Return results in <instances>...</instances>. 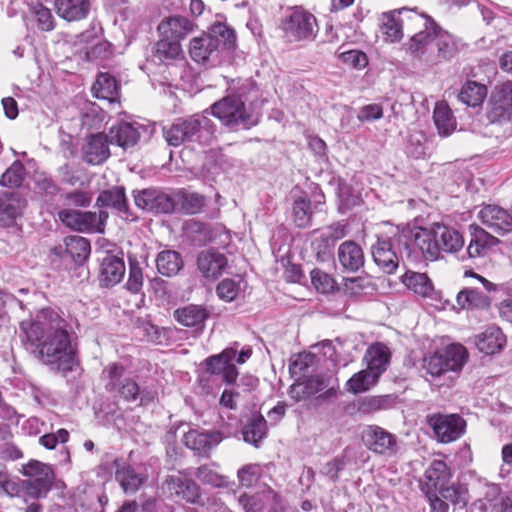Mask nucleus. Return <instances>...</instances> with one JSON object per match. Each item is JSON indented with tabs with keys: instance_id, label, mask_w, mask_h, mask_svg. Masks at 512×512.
<instances>
[{
	"instance_id": "1",
	"label": "nucleus",
	"mask_w": 512,
	"mask_h": 512,
	"mask_svg": "<svg viewBox=\"0 0 512 512\" xmlns=\"http://www.w3.org/2000/svg\"><path fill=\"white\" fill-rule=\"evenodd\" d=\"M20 329L26 335L27 341L35 347L38 357L44 364L64 374L78 368L70 345L67 322L62 312L44 308L34 319L22 321Z\"/></svg>"
},
{
	"instance_id": "2",
	"label": "nucleus",
	"mask_w": 512,
	"mask_h": 512,
	"mask_svg": "<svg viewBox=\"0 0 512 512\" xmlns=\"http://www.w3.org/2000/svg\"><path fill=\"white\" fill-rule=\"evenodd\" d=\"M346 341L324 340L310 347V351L300 352L290 358L289 372L295 384H331L339 382V368L351 361L343 356Z\"/></svg>"
},
{
	"instance_id": "3",
	"label": "nucleus",
	"mask_w": 512,
	"mask_h": 512,
	"mask_svg": "<svg viewBox=\"0 0 512 512\" xmlns=\"http://www.w3.org/2000/svg\"><path fill=\"white\" fill-rule=\"evenodd\" d=\"M236 48V33L225 21H215L207 33L190 41L189 54L197 63L216 65L225 51Z\"/></svg>"
},
{
	"instance_id": "4",
	"label": "nucleus",
	"mask_w": 512,
	"mask_h": 512,
	"mask_svg": "<svg viewBox=\"0 0 512 512\" xmlns=\"http://www.w3.org/2000/svg\"><path fill=\"white\" fill-rule=\"evenodd\" d=\"M246 101L243 92L227 95L211 105V114L231 129H249L258 124L259 114L247 107Z\"/></svg>"
},
{
	"instance_id": "5",
	"label": "nucleus",
	"mask_w": 512,
	"mask_h": 512,
	"mask_svg": "<svg viewBox=\"0 0 512 512\" xmlns=\"http://www.w3.org/2000/svg\"><path fill=\"white\" fill-rule=\"evenodd\" d=\"M437 24L434 20L424 14L411 12L407 17V30L414 31L420 29L411 38L403 44L404 50L425 62L434 61V30Z\"/></svg>"
},
{
	"instance_id": "6",
	"label": "nucleus",
	"mask_w": 512,
	"mask_h": 512,
	"mask_svg": "<svg viewBox=\"0 0 512 512\" xmlns=\"http://www.w3.org/2000/svg\"><path fill=\"white\" fill-rule=\"evenodd\" d=\"M252 355L250 347L238 351L236 346L225 348L221 353L209 356L203 362L205 372L214 377V381L235 384L239 371L236 364H244Z\"/></svg>"
},
{
	"instance_id": "7",
	"label": "nucleus",
	"mask_w": 512,
	"mask_h": 512,
	"mask_svg": "<svg viewBox=\"0 0 512 512\" xmlns=\"http://www.w3.org/2000/svg\"><path fill=\"white\" fill-rule=\"evenodd\" d=\"M20 472L26 477L24 479V495L33 500L46 498L56 480L54 467L35 459L23 464Z\"/></svg>"
},
{
	"instance_id": "8",
	"label": "nucleus",
	"mask_w": 512,
	"mask_h": 512,
	"mask_svg": "<svg viewBox=\"0 0 512 512\" xmlns=\"http://www.w3.org/2000/svg\"><path fill=\"white\" fill-rule=\"evenodd\" d=\"M280 29L288 42L312 41L318 33L315 16L302 7L288 9L281 19Z\"/></svg>"
},
{
	"instance_id": "9",
	"label": "nucleus",
	"mask_w": 512,
	"mask_h": 512,
	"mask_svg": "<svg viewBox=\"0 0 512 512\" xmlns=\"http://www.w3.org/2000/svg\"><path fill=\"white\" fill-rule=\"evenodd\" d=\"M391 353L383 343H375L368 347L364 355L366 369L355 373L346 384H374L378 381L390 362Z\"/></svg>"
},
{
	"instance_id": "10",
	"label": "nucleus",
	"mask_w": 512,
	"mask_h": 512,
	"mask_svg": "<svg viewBox=\"0 0 512 512\" xmlns=\"http://www.w3.org/2000/svg\"><path fill=\"white\" fill-rule=\"evenodd\" d=\"M468 358L466 348L461 344H452L442 351L424 358L423 367L433 377L441 376L449 371L461 370Z\"/></svg>"
},
{
	"instance_id": "11",
	"label": "nucleus",
	"mask_w": 512,
	"mask_h": 512,
	"mask_svg": "<svg viewBox=\"0 0 512 512\" xmlns=\"http://www.w3.org/2000/svg\"><path fill=\"white\" fill-rule=\"evenodd\" d=\"M163 488L173 499L183 500L192 505H204L200 486L181 472L166 476Z\"/></svg>"
},
{
	"instance_id": "12",
	"label": "nucleus",
	"mask_w": 512,
	"mask_h": 512,
	"mask_svg": "<svg viewBox=\"0 0 512 512\" xmlns=\"http://www.w3.org/2000/svg\"><path fill=\"white\" fill-rule=\"evenodd\" d=\"M427 423L441 443L456 441L463 435L466 428V421L459 414L435 413L427 416Z\"/></svg>"
},
{
	"instance_id": "13",
	"label": "nucleus",
	"mask_w": 512,
	"mask_h": 512,
	"mask_svg": "<svg viewBox=\"0 0 512 512\" xmlns=\"http://www.w3.org/2000/svg\"><path fill=\"white\" fill-rule=\"evenodd\" d=\"M59 218L64 225L73 230L102 232L108 213L105 211L96 213L65 209L59 212Z\"/></svg>"
},
{
	"instance_id": "14",
	"label": "nucleus",
	"mask_w": 512,
	"mask_h": 512,
	"mask_svg": "<svg viewBox=\"0 0 512 512\" xmlns=\"http://www.w3.org/2000/svg\"><path fill=\"white\" fill-rule=\"evenodd\" d=\"M361 438L364 445L375 454H393L397 450L396 436L378 425H368Z\"/></svg>"
},
{
	"instance_id": "15",
	"label": "nucleus",
	"mask_w": 512,
	"mask_h": 512,
	"mask_svg": "<svg viewBox=\"0 0 512 512\" xmlns=\"http://www.w3.org/2000/svg\"><path fill=\"white\" fill-rule=\"evenodd\" d=\"M113 468L115 470V480L125 494H135L148 481L146 472L137 471L123 458H115Z\"/></svg>"
},
{
	"instance_id": "16",
	"label": "nucleus",
	"mask_w": 512,
	"mask_h": 512,
	"mask_svg": "<svg viewBox=\"0 0 512 512\" xmlns=\"http://www.w3.org/2000/svg\"><path fill=\"white\" fill-rule=\"evenodd\" d=\"M137 207L154 213H173L175 212V200L160 190L149 188L138 191L134 195Z\"/></svg>"
},
{
	"instance_id": "17",
	"label": "nucleus",
	"mask_w": 512,
	"mask_h": 512,
	"mask_svg": "<svg viewBox=\"0 0 512 512\" xmlns=\"http://www.w3.org/2000/svg\"><path fill=\"white\" fill-rule=\"evenodd\" d=\"M207 113L206 110L186 119L190 143L208 145L213 140L216 126Z\"/></svg>"
},
{
	"instance_id": "18",
	"label": "nucleus",
	"mask_w": 512,
	"mask_h": 512,
	"mask_svg": "<svg viewBox=\"0 0 512 512\" xmlns=\"http://www.w3.org/2000/svg\"><path fill=\"white\" fill-rule=\"evenodd\" d=\"M481 223L496 233L512 231V215L497 205H485L477 213Z\"/></svg>"
},
{
	"instance_id": "19",
	"label": "nucleus",
	"mask_w": 512,
	"mask_h": 512,
	"mask_svg": "<svg viewBox=\"0 0 512 512\" xmlns=\"http://www.w3.org/2000/svg\"><path fill=\"white\" fill-rule=\"evenodd\" d=\"M414 10L402 8L391 12H386L381 15L380 30L384 35L387 42H398L403 37V23H407V17Z\"/></svg>"
},
{
	"instance_id": "20",
	"label": "nucleus",
	"mask_w": 512,
	"mask_h": 512,
	"mask_svg": "<svg viewBox=\"0 0 512 512\" xmlns=\"http://www.w3.org/2000/svg\"><path fill=\"white\" fill-rule=\"evenodd\" d=\"M110 140L103 133L87 136L82 147L83 160L91 165H99L105 162L110 156Z\"/></svg>"
},
{
	"instance_id": "21",
	"label": "nucleus",
	"mask_w": 512,
	"mask_h": 512,
	"mask_svg": "<svg viewBox=\"0 0 512 512\" xmlns=\"http://www.w3.org/2000/svg\"><path fill=\"white\" fill-rule=\"evenodd\" d=\"M125 263L123 258L105 252L101 258L99 269V282L101 286H114L124 277Z\"/></svg>"
},
{
	"instance_id": "22",
	"label": "nucleus",
	"mask_w": 512,
	"mask_h": 512,
	"mask_svg": "<svg viewBox=\"0 0 512 512\" xmlns=\"http://www.w3.org/2000/svg\"><path fill=\"white\" fill-rule=\"evenodd\" d=\"M460 40L437 25L434 30V61L437 63L455 57L460 51Z\"/></svg>"
},
{
	"instance_id": "23",
	"label": "nucleus",
	"mask_w": 512,
	"mask_h": 512,
	"mask_svg": "<svg viewBox=\"0 0 512 512\" xmlns=\"http://www.w3.org/2000/svg\"><path fill=\"white\" fill-rule=\"evenodd\" d=\"M97 204L101 207H110L124 220L133 221L135 217L129 210L125 189L120 186L102 191L98 198Z\"/></svg>"
},
{
	"instance_id": "24",
	"label": "nucleus",
	"mask_w": 512,
	"mask_h": 512,
	"mask_svg": "<svg viewBox=\"0 0 512 512\" xmlns=\"http://www.w3.org/2000/svg\"><path fill=\"white\" fill-rule=\"evenodd\" d=\"M474 344L481 353L493 355L499 353L505 347L506 336L498 326L490 325L484 331L475 335Z\"/></svg>"
},
{
	"instance_id": "25",
	"label": "nucleus",
	"mask_w": 512,
	"mask_h": 512,
	"mask_svg": "<svg viewBox=\"0 0 512 512\" xmlns=\"http://www.w3.org/2000/svg\"><path fill=\"white\" fill-rule=\"evenodd\" d=\"M221 440L222 437L219 432H199L197 430H189L183 437V442L187 448L203 456H208Z\"/></svg>"
},
{
	"instance_id": "26",
	"label": "nucleus",
	"mask_w": 512,
	"mask_h": 512,
	"mask_svg": "<svg viewBox=\"0 0 512 512\" xmlns=\"http://www.w3.org/2000/svg\"><path fill=\"white\" fill-rule=\"evenodd\" d=\"M228 261L224 254L215 251H203L198 255L197 268L201 275L207 280L219 278Z\"/></svg>"
},
{
	"instance_id": "27",
	"label": "nucleus",
	"mask_w": 512,
	"mask_h": 512,
	"mask_svg": "<svg viewBox=\"0 0 512 512\" xmlns=\"http://www.w3.org/2000/svg\"><path fill=\"white\" fill-rule=\"evenodd\" d=\"M470 242L467 254L470 258L484 257L498 244L499 240L478 225H470Z\"/></svg>"
},
{
	"instance_id": "28",
	"label": "nucleus",
	"mask_w": 512,
	"mask_h": 512,
	"mask_svg": "<svg viewBox=\"0 0 512 512\" xmlns=\"http://www.w3.org/2000/svg\"><path fill=\"white\" fill-rule=\"evenodd\" d=\"M194 24L188 18L183 16H171L164 18L158 25L160 36L168 37L173 40L181 41L187 35L193 32Z\"/></svg>"
},
{
	"instance_id": "29",
	"label": "nucleus",
	"mask_w": 512,
	"mask_h": 512,
	"mask_svg": "<svg viewBox=\"0 0 512 512\" xmlns=\"http://www.w3.org/2000/svg\"><path fill=\"white\" fill-rule=\"evenodd\" d=\"M287 393L295 402L308 401L317 406L327 398L335 397L337 391L334 386L326 391L319 386H289Z\"/></svg>"
},
{
	"instance_id": "30",
	"label": "nucleus",
	"mask_w": 512,
	"mask_h": 512,
	"mask_svg": "<svg viewBox=\"0 0 512 512\" xmlns=\"http://www.w3.org/2000/svg\"><path fill=\"white\" fill-rule=\"evenodd\" d=\"M26 200L18 192H5L0 197V222L10 225L22 214Z\"/></svg>"
},
{
	"instance_id": "31",
	"label": "nucleus",
	"mask_w": 512,
	"mask_h": 512,
	"mask_svg": "<svg viewBox=\"0 0 512 512\" xmlns=\"http://www.w3.org/2000/svg\"><path fill=\"white\" fill-rule=\"evenodd\" d=\"M338 260L342 268L356 272L363 267L365 257L362 248L354 241H345L338 248Z\"/></svg>"
},
{
	"instance_id": "32",
	"label": "nucleus",
	"mask_w": 512,
	"mask_h": 512,
	"mask_svg": "<svg viewBox=\"0 0 512 512\" xmlns=\"http://www.w3.org/2000/svg\"><path fill=\"white\" fill-rule=\"evenodd\" d=\"M424 477L426 491H438L449 483L452 473L445 461L433 460L426 469Z\"/></svg>"
},
{
	"instance_id": "33",
	"label": "nucleus",
	"mask_w": 512,
	"mask_h": 512,
	"mask_svg": "<svg viewBox=\"0 0 512 512\" xmlns=\"http://www.w3.org/2000/svg\"><path fill=\"white\" fill-rule=\"evenodd\" d=\"M140 126L137 123L120 122L110 129V143L127 149L134 146L140 138Z\"/></svg>"
},
{
	"instance_id": "34",
	"label": "nucleus",
	"mask_w": 512,
	"mask_h": 512,
	"mask_svg": "<svg viewBox=\"0 0 512 512\" xmlns=\"http://www.w3.org/2000/svg\"><path fill=\"white\" fill-rule=\"evenodd\" d=\"M456 302L462 310H485L491 305V299L486 293L470 287L458 292Z\"/></svg>"
},
{
	"instance_id": "35",
	"label": "nucleus",
	"mask_w": 512,
	"mask_h": 512,
	"mask_svg": "<svg viewBox=\"0 0 512 512\" xmlns=\"http://www.w3.org/2000/svg\"><path fill=\"white\" fill-rule=\"evenodd\" d=\"M434 227L440 251L456 253L463 248L464 238L458 230L440 223H435Z\"/></svg>"
},
{
	"instance_id": "36",
	"label": "nucleus",
	"mask_w": 512,
	"mask_h": 512,
	"mask_svg": "<svg viewBox=\"0 0 512 512\" xmlns=\"http://www.w3.org/2000/svg\"><path fill=\"white\" fill-rule=\"evenodd\" d=\"M54 7L61 18L71 22L87 17L90 3L88 0H54Z\"/></svg>"
},
{
	"instance_id": "37",
	"label": "nucleus",
	"mask_w": 512,
	"mask_h": 512,
	"mask_svg": "<svg viewBox=\"0 0 512 512\" xmlns=\"http://www.w3.org/2000/svg\"><path fill=\"white\" fill-rule=\"evenodd\" d=\"M372 256L375 263L387 273L394 272L398 267V257L389 240L378 239L372 246Z\"/></svg>"
},
{
	"instance_id": "38",
	"label": "nucleus",
	"mask_w": 512,
	"mask_h": 512,
	"mask_svg": "<svg viewBox=\"0 0 512 512\" xmlns=\"http://www.w3.org/2000/svg\"><path fill=\"white\" fill-rule=\"evenodd\" d=\"M414 245L426 260H436L440 255V246L436 239L434 225L430 230L420 229L414 235Z\"/></svg>"
},
{
	"instance_id": "39",
	"label": "nucleus",
	"mask_w": 512,
	"mask_h": 512,
	"mask_svg": "<svg viewBox=\"0 0 512 512\" xmlns=\"http://www.w3.org/2000/svg\"><path fill=\"white\" fill-rule=\"evenodd\" d=\"M92 93L96 98L115 103L119 96V87L116 79L108 73H99L92 86Z\"/></svg>"
},
{
	"instance_id": "40",
	"label": "nucleus",
	"mask_w": 512,
	"mask_h": 512,
	"mask_svg": "<svg viewBox=\"0 0 512 512\" xmlns=\"http://www.w3.org/2000/svg\"><path fill=\"white\" fill-rule=\"evenodd\" d=\"M173 199L175 200V212L191 215L199 213L206 203L203 195L184 190L178 191Z\"/></svg>"
},
{
	"instance_id": "41",
	"label": "nucleus",
	"mask_w": 512,
	"mask_h": 512,
	"mask_svg": "<svg viewBox=\"0 0 512 512\" xmlns=\"http://www.w3.org/2000/svg\"><path fill=\"white\" fill-rule=\"evenodd\" d=\"M433 120L439 135L444 137L451 135L457 126L452 110L444 101L436 103L433 112Z\"/></svg>"
},
{
	"instance_id": "42",
	"label": "nucleus",
	"mask_w": 512,
	"mask_h": 512,
	"mask_svg": "<svg viewBox=\"0 0 512 512\" xmlns=\"http://www.w3.org/2000/svg\"><path fill=\"white\" fill-rule=\"evenodd\" d=\"M183 265L181 254L175 250H163L156 257L157 270L166 277L177 275L183 268Z\"/></svg>"
},
{
	"instance_id": "43",
	"label": "nucleus",
	"mask_w": 512,
	"mask_h": 512,
	"mask_svg": "<svg viewBox=\"0 0 512 512\" xmlns=\"http://www.w3.org/2000/svg\"><path fill=\"white\" fill-rule=\"evenodd\" d=\"M176 320L187 327H198L202 326L208 312L205 308L199 305H188L183 308H179L174 312Z\"/></svg>"
},
{
	"instance_id": "44",
	"label": "nucleus",
	"mask_w": 512,
	"mask_h": 512,
	"mask_svg": "<svg viewBox=\"0 0 512 512\" xmlns=\"http://www.w3.org/2000/svg\"><path fill=\"white\" fill-rule=\"evenodd\" d=\"M403 284L414 293L428 297L433 291V284L425 273L407 271L402 276Z\"/></svg>"
},
{
	"instance_id": "45",
	"label": "nucleus",
	"mask_w": 512,
	"mask_h": 512,
	"mask_svg": "<svg viewBox=\"0 0 512 512\" xmlns=\"http://www.w3.org/2000/svg\"><path fill=\"white\" fill-rule=\"evenodd\" d=\"M182 54L180 42L168 37L160 36L154 47V57L160 62L179 59Z\"/></svg>"
},
{
	"instance_id": "46",
	"label": "nucleus",
	"mask_w": 512,
	"mask_h": 512,
	"mask_svg": "<svg viewBox=\"0 0 512 512\" xmlns=\"http://www.w3.org/2000/svg\"><path fill=\"white\" fill-rule=\"evenodd\" d=\"M66 252L69 258L78 264L83 263L90 254V243L82 236L74 235L65 238Z\"/></svg>"
},
{
	"instance_id": "47",
	"label": "nucleus",
	"mask_w": 512,
	"mask_h": 512,
	"mask_svg": "<svg viewBox=\"0 0 512 512\" xmlns=\"http://www.w3.org/2000/svg\"><path fill=\"white\" fill-rule=\"evenodd\" d=\"M246 288V282L241 276L233 279H223L216 287L218 297L226 302L234 301Z\"/></svg>"
},
{
	"instance_id": "48",
	"label": "nucleus",
	"mask_w": 512,
	"mask_h": 512,
	"mask_svg": "<svg viewBox=\"0 0 512 512\" xmlns=\"http://www.w3.org/2000/svg\"><path fill=\"white\" fill-rule=\"evenodd\" d=\"M267 434V421L261 414L253 415L243 430V438L246 442L255 446Z\"/></svg>"
},
{
	"instance_id": "49",
	"label": "nucleus",
	"mask_w": 512,
	"mask_h": 512,
	"mask_svg": "<svg viewBox=\"0 0 512 512\" xmlns=\"http://www.w3.org/2000/svg\"><path fill=\"white\" fill-rule=\"evenodd\" d=\"M487 95L485 85L475 81L466 82L459 94V99L468 106L476 107L484 101Z\"/></svg>"
},
{
	"instance_id": "50",
	"label": "nucleus",
	"mask_w": 512,
	"mask_h": 512,
	"mask_svg": "<svg viewBox=\"0 0 512 512\" xmlns=\"http://www.w3.org/2000/svg\"><path fill=\"white\" fill-rule=\"evenodd\" d=\"M186 119L163 128V135L170 146L178 147L190 143Z\"/></svg>"
},
{
	"instance_id": "51",
	"label": "nucleus",
	"mask_w": 512,
	"mask_h": 512,
	"mask_svg": "<svg viewBox=\"0 0 512 512\" xmlns=\"http://www.w3.org/2000/svg\"><path fill=\"white\" fill-rule=\"evenodd\" d=\"M438 493L454 506L464 507L468 502V489L459 483L447 484L439 489Z\"/></svg>"
},
{
	"instance_id": "52",
	"label": "nucleus",
	"mask_w": 512,
	"mask_h": 512,
	"mask_svg": "<svg viewBox=\"0 0 512 512\" xmlns=\"http://www.w3.org/2000/svg\"><path fill=\"white\" fill-rule=\"evenodd\" d=\"M313 215L312 205L305 198H298L293 203V217L295 224L300 228L308 227L311 224Z\"/></svg>"
},
{
	"instance_id": "53",
	"label": "nucleus",
	"mask_w": 512,
	"mask_h": 512,
	"mask_svg": "<svg viewBox=\"0 0 512 512\" xmlns=\"http://www.w3.org/2000/svg\"><path fill=\"white\" fill-rule=\"evenodd\" d=\"M501 101L500 97L495 101L489 100L487 118L491 123L503 124L512 120V106H504Z\"/></svg>"
},
{
	"instance_id": "54",
	"label": "nucleus",
	"mask_w": 512,
	"mask_h": 512,
	"mask_svg": "<svg viewBox=\"0 0 512 512\" xmlns=\"http://www.w3.org/2000/svg\"><path fill=\"white\" fill-rule=\"evenodd\" d=\"M311 282L315 289L321 293L333 292L336 288V281L334 278L322 271L321 269L315 268L310 272Z\"/></svg>"
},
{
	"instance_id": "55",
	"label": "nucleus",
	"mask_w": 512,
	"mask_h": 512,
	"mask_svg": "<svg viewBox=\"0 0 512 512\" xmlns=\"http://www.w3.org/2000/svg\"><path fill=\"white\" fill-rule=\"evenodd\" d=\"M239 483L244 487H252L262 476V467L260 464L252 463L244 465L238 470Z\"/></svg>"
},
{
	"instance_id": "56",
	"label": "nucleus",
	"mask_w": 512,
	"mask_h": 512,
	"mask_svg": "<svg viewBox=\"0 0 512 512\" xmlns=\"http://www.w3.org/2000/svg\"><path fill=\"white\" fill-rule=\"evenodd\" d=\"M333 240H330L324 233L315 237L311 247L318 261L324 262L331 258L334 247Z\"/></svg>"
},
{
	"instance_id": "57",
	"label": "nucleus",
	"mask_w": 512,
	"mask_h": 512,
	"mask_svg": "<svg viewBox=\"0 0 512 512\" xmlns=\"http://www.w3.org/2000/svg\"><path fill=\"white\" fill-rule=\"evenodd\" d=\"M25 168L20 161H15L2 175L1 184L10 187H19L24 179Z\"/></svg>"
},
{
	"instance_id": "58",
	"label": "nucleus",
	"mask_w": 512,
	"mask_h": 512,
	"mask_svg": "<svg viewBox=\"0 0 512 512\" xmlns=\"http://www.w3.org/2000/svg\"><path fill=\"white\" fill-rule=\"evenodd\" d=\"M391 404L392 398L389 395L373 396L365 398L359 403V411L369 414L381 409H387Z\"/></svg>"
},
{
	"instance_id": "59",
	"label": "nucleus",
	"mask_w": 512,
	"mask_h": 512,
	"mask_svg": "<svg viewBox=\"0 0 512 512\" xmlns=\"http://www.w3.org/2000/svg\"><path fill=\"white\" fill-rule=\"evenodd\" d=\"M195 476L203 484H209L216 487L223 484V477L207 464L199 466L195 471Z\"/></svg>"
},
{
	"instance_id": "60",
	"label": "nucleus",
	"mask_w": 512,
	"mask_h": 512,
	"mask_svg": "<svg viewBox=\"0 0 512 512\" xmlns=\"http://www.w3.org/2000/svg\"><path fill=\"white\" fill-rule=\"evenodd\" d=\"M36 189L45 197V201L52 199L59 191L53 180L44 174H39L35 178Z\"/></svg>"
},
{
	"instance_id": "61",
	"label": "nucleus",
	"mask_w": 512,
	"mask_h": 512,
	"mask_svg": "<svg viewBox=\"0 0 512 512\" xmlns=\"http://www.w3.org/2000/svg\"><path fill=\"white\" fill-rule=\"evenodd\" d=\"M33 13L36 16L38 27L43 31H50L54 28V19L51 11L42 4L33 6Z\"/></svg>"
},
{
	"instance_id": "62",
	"label": "nucleus",
	"mask_w": 512,
	"mask_h": 512,
	"mask_svg": "<svg viewBox=\"0 0 512 512\" xmlns=\"http://www.w3.org/2000/svg\"><path fill=\"white\" fill-rule=\"evenodd\" d=\"M143 286V272L136 263H131L129 268V277L126 282V288L136 294L141 291Z\"/></svg>"
},
{
	"instance_id": "63",
	"label": "nucleus",
	"mask_w": 512,
	"mask_h": 512,
	"mask_svg": "<svg viewBox=\"0 0 512 512\" xmlns=\"http://www.w3.org/2000/svg\"><path fill=\"white\" fill-rule=\"evenodd\" d=\"M340 57L345 64L351 66L352 68L362 69L368 63L366 54L359 50L343 52L341 53Z\"/></svg>"
},
{
	"instance_id": "64",
	"label": "nucleus",
	"mask_w": 512,
	"mask_h": 512,
	"mask_svg": "<svg viewBox=\"0 0 512 512\" xmlns=\"http://www.w3.org/2000/svg\"><path fill=\"white\" fill-rule=\"evenodd\" d=\"M498 97L501 98V104L504 106H512V82L495 86L490 100L495 101Z\"/></svg>"
}]
</instances>
